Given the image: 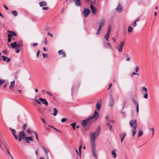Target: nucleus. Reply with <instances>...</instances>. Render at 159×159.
Instances as JSON below:
<instances>
[{"label":"nucleus","instance_id":"obj_1","mask_svg":"<svg viewBox=\"0 0 159 159\" xmlns=\"http://www.w3.org/2000/svg\"><path fill=\"white\" fill-rule=\"evenodd\" d=\"M99 114L96 111H95L94 115L92 116H89L86 120H83L81 122L82 125L84 127H89L92 123L91 119L93 118L95 120L98 119L99 117Z\"/></svg>","mask_w":159,"mask_h":159},{"label":"nucleus","instance_id":"obj_2","mask_svg":"<svg viewBox=\"0 0 159 159\" xmlns=\"http://www.w3.org/2000/svg\"><path fill=\"white\" fill-rule=\"evenodd\" d=\"M100 128L99 126L95 132H92L90 134V137L91 138V145H96L95 141L96 140L97 137L100 134Z\"/></svg>","mask_w":159,"mask_h":159},{"label":"nucleus","instance_id":"obj_3","mask_svg":"<svg viewBox=\"0 0 159 159\" xmlns=\"http://www.w3.org/2000/svg\"><path fill=\"white\" fill-rule=\"evenodd\" d=\"M130 125L133 128V129L132 130V136L133 137L134 136L136 132V128L137 127V125L136 120H131L129 122Z\"/></svg>","mask_w":159,"mask_h":159},{"label":"nucleus","instance_id":"obj_4","mask_svg":"<svg viewBox=\"0 0 159 159\" xmlns=\"http://www.w3.org/2000/svg\"><path fill=\"white\" fill-rule=\"evenodd\" d=\"M10 45L12 48H14L16 47L21 48L23 47V44L22 43V41L20 40L17 42H15L13 43H11Z\"/></svg>","mask_w":159,"mask_h":159},{"label":"nucleus","instance_id":"obj_5","mask_svg":"<svg viewBox=\"0 0 159 159\" xmlns=\"http://www.w3.org/2000/svg\"><path fill=\"white\" fill-rule=\"evenodd\" d=\"M7 32L9 34L7 35V41L8 42H10L11 40L12 36L16 37L17 36V34L15 32L11 30H8Z\"/></svg>","mask_w":159,"mask_h":159},{"label":"nucleus","instance_id":"obj_6","mask_svg":"<svg viewBox=\"0 0 159 159\" xmlns=\"http://www.w3.org/2000/svg\"><path fill=\"white\" fill-rule=\"evenodd\" d=\"M125 43V42L124 41H122L116 47V48L118 50L119 52H121L122 51L123 48Z\"/></svg>","mask_w":159,"mask_h":159},{"label":"nucleus","instance_id":"obj_7","mask_svg":"<svg viewBox=\"0 0 159 159\" xmlns=\"http://www.w3.org/2000/svg\"><path fill=\"white\" fill-rule=\"evenodd\" d=\"M96 145H91L92 152L93 157L95 159H97V155L96 152Z\"/></svg>","mask_w":159,"mask_h":159},{"label":"nucleus","instance_id":"obj_8","mask_svg":"<svg viewBox=\"0 0 159 159\" xmlns=\"http://www.w3.org/2000/svg\"><path fill=\"white\" fill-rule=\"evenodd\" d=\"M111 29V26L110 25H109L108 27V30L107 33L104 36V38L106 40L108 41V38L109 37L110 31Z\"/></svg>","mask_w":159,"mask_h":159},{"label":"nucleus","instance_id":"obj_9","mask_svg":"<svg viewBox=\"0 0 159 159\" xmlns=\"http://www.w3.org/2000/svg\"><path fill=\"white\" fill-rule=\"evenodd\" d=\"M90 10L88 8H84L83 11V14L84 17H86L90 12Z\"/></svg>","mask_w":159,"mask_h":159},{"label":"nucleus","instance_id":"obj_10","mask_svg":"<svg viewBox=\"0 0 159 159\" xmlns=\"http://www.w3.org/2000/svg\"><path fill=\"white\" fill-rule=\"evenodd\" d=\"M114 104L113 98L111 95H110L109 100V106L110 107H112Z\"/></svg>","mask_w":159,"mask_h":159},{"label":"nucleus","instance_id":"obj_11","mask_svg":"<svg viewBox=\"0 0 159 159\" xmlns=\"http://www.w3.org/2000/svg\"><path fill=\"white\" fill-rule=\"evenodd\" d=\"M9 129L12 133L13 136L14 137L15 139L16 140H17L18 139V137L16 134V130L15 129H12L11 128H9Z\"/></svg>","mask_w":159,"mask_h":159},{"label":"nucleus","instance_id":"obj_12","mask_svg":"<svg viewBox=\"0 0 159 159\" xmlns=\"http://www.w3.org/2000/svg\"><path fill=\"white\" fill-rule=\"evenodd\" d=\"M132 101L133 102L134 105L136 106V110L137 113H139V104L138 102L136 101L134 99V98H133L132 99Z\"/></svg>","mask_w":159,"mask_h":159},{"label":"nucleus","instance_id":"obj_13","mask_svg":"<svg viewBox=\"0 0 159 159\" xmlns=\"http://www.w3.org/2000/svg\"><path fill=\"white\" fill-rule=\"evenodd\" d=\"M75 5L77 7H80L82 6L80 0H74Z\"/></svg>","mask_w":159,"mask_h":159},{"label":"nucleus","instance_id":"obj_14","mask_svg":"<svg viewBox=\"0 0 159 159\" xmlns=\"http://www.w3.org/2000/svg\"><path fill=\"white\" fill-rule=\"evenodd\" d=\"M58 54L59 55H61L62 57H66V54L65 52L63 50H59L58 51Z\"/></svg>","mask_w":159,"mask_h":159},{"label":"nucleus","instance_id":"obj_15","mask_svg":"<svg viewBox=\"0 0 159 159\" xmlns=\"http://www.w3.org/2000/svg\"><path fill=\"white\" fill-rule=\"evenodd\" d=\"M90 8L93 14L94 15L95 14L96 12V9L92 4H91L90 5Z\"/></svg>","mask_w":159,"mask_h":159},{"label":"nucleus","instance_id":"obj_16","mask_svg":"<svg viewBox=\"0 0 159 159\" xmlns=\"http://www.w3.org/2000/svg\"><path fill=\"white\" fill-rule=\"evenodd\" d=\"M19 137L25 139V138L26 136L25 135L24 132L23 131H22L20 132L19 134Z\"/></svg>","mask_w":159,"mask_h":159},{"label":"nucleus","instance_id":"obj_17","mask_svg":"<svg viewBox=\"0 0 159 159\" xmlns=\"http://www.w3.org/2000/svg\"><path fill=\"white\" fill-rule=\"evenodd\" d=\"M39 99L40 101L42 102V103L45 105L47 106L48 105V103L46 101V99L42 98H39Z\"/></svg>","mask_w":159,"mask_h":159},{"label":"nucleus","instance_id":"obj_18","mask_svg":"<svg viewBox=\"0 0 159 159\" xmlns=\"http://www.w3.org/2000/svg\"><path fill=\"white\" fill-rule=\"evenodd\" d=\"M122 10V8L121 6L120 3H119L118 7L116 8V10L118 12L120 13L121 12Z\"/></svg>","mask_w":159,"mask_h":159},{"label":"nucleus","instance_id":"obj_19","mask_svg":"<svg viewBox=\"0 0 159 159\" xmlns=\"http://www.w3.org/2000/svg\"><path fill=\"white\" fill-rule=\"evenodd\" d=\"M27 143H30L29 141H33V139L32 137H26L25 139Z\"/></svg>","mask_w":159,"mask_h":159},{"label":"nucleus","instance_id":"obj_20","mask_svg":"<svg viewBox=\"0 0 159 159\" xmlns=\"http://www.w3.org/2000/svg\"><path fill=\"white\" fill-rule=\"evenodd\" d=\"M104 20L103 19H101L99 22V28H101V27L103 26L104 25Z\"/></svg>","mask_w":159,"mask_h":159},{"label":"nucleus","instance_id":"obj_21","mask_svg":"<svg viewBox=\"0 0 159 159\" xmlns=\"http://www.w3.org/2000/svg\"><path fill=\"white\" fill-rule=\"evenodd\" d=\"M15 85V81L13 80L11 81L10 83V85L9 87V89H11L14 88Z\"/></svg>","mask_w":159,"mask_h":159},{"label":"nucleus","instance_id":"obj_22","mask_svg":"<svg viewBox=\"0 0 159 159\" xmlns=\"http://www.w3.org/2000/svg\"><path fill=\"white\" fill-rule=\"evenodd\" d=\"M40 7L46 6L47 5V3L45 1H42L39 3Z\"/></svg>","mask_w":159,"mask_h":159},{"label":"nucleus","instance_id":"obj_23","mask_svg":"<svg viewBox=\"0 0 159 159\" xmlns=\"http://www.w3.org/2000/svg\"><path fill=\"white\" fill-rule=\"evenodd\" d=\"M115 150H112L111 151V155L114 158H115L116 157V153Z\"/></svg>","mask_w":159,"mask_h":159},{"label":"nucleus","instance_id":"obj_24","mask_svg":"<svg viewBox=\"0 0 159 159\" xmlns=\"http://www.w3.org/2000/svg\"><path fill=\"white\" fill-rule=\"evenodd\" d=\"M11 14L14 16H17V13L16 11H11Z\"/></svg>","mask_w":159,"mask_h":159},{"label":"nucleus","instance_id":"obj_25","mask_svg":"<svg viewBox=\"0 0 159 159\" xmlns=\"http://www.w3.org/2000/svg\"><path fill=\"white\" fill-rule=\"evenodd\" d=\"M101 105L98 103V102H97L96 104V107L97 109L99 110L101 108Z\"/></svg>","mask_w":159,"mask_h":159},{"label":"nucleus","instance_id":"obj_26","mask_svg":"<svg viewBox=\"0 0 159 159\" xmlns=\"http://www.w3.org/2000/svg\"><path fill=\"white\" fill-rule=\"evenodd\" d=\"M143 134V132L141 130H139L138 133V137H140V136L142 135Z\"/></svg>","mask_w":159,"mask_h":159},{"label":"nucleus","instance_id":"obj_27","mask_svg":"<svg viewBox=\"0 0 159 159\" xmlns=\"http://www.w3.org/2000/svg\"><path fill=\"white\" fill-rule=\"evenodd\" d=\"M53 115L55 116H56L57 114V110L56 108L53 109Z\"/></svg>","mask_w":159,"mask_h":159},{"label":"nucleus","instance_id":"obj_28","mask_svg":"<svg viewBox=\"0 0 159 159\" xmlns=\"http://www.w3.org/2000/svg\"><path fill=\"white\" fill-rule=\"evenodd\" d=\"M3 146L6 150L9 149V147L7 143H5L3 145Z\"/></svg>","mask_w":159,"mask_h":159},{"label":"nucleus","instance_id":"obj_29","mask_svg":"<svg viewBox=\"0 0 159 159\" xmlns=\"http://www.w3.org/2000/svg\"><path fill=\"white\" fill-rule=\"evenodd\" d=\"M130 58L128 54L126 55V60L127 61H129L130 60Z\"/></svg>","mask_w":159,"mask_h":159},{"label":"nucleus","instance_id":"obj_30","mask_svg":"<svg viewBox=\"0 0 159 159\" xmlns=\"http://www.w3.org/2000/svg\"><path fill=\"white\" fill-rule=\"evenodd\" d=\"M106 125L108 127H109V130L111 131L112 128V126L108 122L107 123Z\"/></svg>","mask_w":159,"mask_h":159},{"label":"nucleus","instance_id":"obj_31","mask_svg":"<svg viewBox=\"0 0 159 159\" xmlns=\"http://www.w3.org/2000/svg\"><path fill=\"white\" fill-rule=\"evenodd\" d=\"M133 30V28L131 26H129L128 28V31L129 32H131Z\"/></svg>","mask_w":159,"mask_h":159},{"label":"nucleus","instance_id":"obj_32","mask_svg":"<svg viewBox=\"0 0 159 159\" xmlns=\"http://www.w3.org/2000/svg\"><path fill=\"white\" fill-rule=\"evenodd\" d=\"M76 125V124L75 122L71 123V125L73 128L74 130L75 129Z\"/></svg>","mask_w":159,"mask_h":159},{"label":"nucleus","instance_id":"obj_33","mask_svg":"<svg viewBox=\"0 0 159 159\" xmlns=\"http://www.w3.org/2000/svg\"><path fill=\"white\" fill-rule=\"evenodd\" d=\"M42 148L43 150L44 151V152L45 153L46 155L47 156H48V151L45 148L43 147H42Z\"/></svg>","mask_w":159,"mask_h":159},{"label":"nucleus","instance_id":"obj_34","mask_svg":"<svg viewBox=\"0 0 159 159\" xmlns=\"http://www.w3.org/2000/svg\"><path fill=\"white\" fill-rule=\"evenodd\" d=\"M14 48L16 49L15 52L17 53H19L20 51V48L16 47V48Z\"/></svg>","mask_w":159,"mask_h":159},{"label":"nucleus","instance_id":"obj_35","mask_svg":"<svg viewBox=\"0 0 159 159\" xmlns=\"http://www.w3.org/2000/svg\"><path fill=\"white\" fill-rule=\"evenodd\" d=\"M101 28L98 27V28L97 30V32L96 34L97 35H99L100 31L101 30Z\"/></svg>","mask_w":159,"mask_h":159},{"label":"nucleus","instance_id":"obj_36","mask_svg":"<svg viewBox=\"0 0 159 159\" xmlns=\"http://www.w3.org/2000/svg\"><path fill=\"white\" fill-rule=\"evenodd\" d=\"M6 80L4 79L0 80V86H1L5 82Z\"/></svg>","mask_w":159,"mask_h":159},{"label":"nucleus","instance_id":"obj_37","mask_svg":"<svg viewBox=\"0 0 159 159\" xmlns=\"http://www.w3.org/2000/svg\"><path fill=\"white\" fill-rule=\"evenodd\" d=\"M34 133L35 134L36 137V138L38 140L39 139V137H38V133L35 131H33Z\"/></svg>","mask_w":159,"mask_h":159},{"label":"nucleus","instance_id":"obj_38","mask_svg":"<svg viewBox=\"0 0 159 159\" xmlns=\"http://www.w3.org/2000/svg\"><path fill=\"white\" fill-rule=\"evenodd\" d=\"M2 58V60L4 61H5L7 59V57H6L5 56H1Z\"/></svg>","mask_w":159,"mask_h":159},{"label":"nucleus","instance_id":"obj_39","mask_svg":"<svg viewBox=\"0 0 159 159\" xmlns=\"http://www.w3.org/2000/svg\"><path fill=\"white\" fill-rule=\"evenodd\" d=\"M27 127L26 123L24 124L23 125L22 127V129L23 130H25L26 129V127Z\"/></svg>","mask_w":159,"mask_h":159},{"label":"nucleus","instance_id":"obj_40","mask_svg":"<svg viewBox=\"0 0 159 159\" xmlns=\"http://www.w3.org/2000/svg\"><path fill=\"white\" fill-rule=\"evenodd\" d=\"M67 121V119L66 118H62L61 119V121L62 122H64Z\"/></svg>","mask_w":159,"mask_h":159},{"label":"nucleus","instance_id":"obj_41","mask_svg":"<svg viewBox=\"0 0 159 159\" xmlns=\"http://www.w3.org/2000/svg\"><path fill=\"white\" fill-rule=\"evenodd\" d=\"M142 90L145 91V92H147V88L145 87H143L142 88Z\"/></svg>","mask_w":159,"mask_h":159},{"label":"nucleus","instance_id":"obj_42","mask_svg":"<svg viewBox=\"0 0 159 159\" xmlns=\"http://www.w3.org/2000/svg\"><path fill=\"white\" fill-rule=\"evenodd\" d=\"M106 45L108 47H109L110 48L112 49L111 46V43L109 42H107L106 43Z\"/></svg>","mask_w":159,"mask_h":159},{"label":"nucleus","instance_id":"obj_43","mask_svg":"<svg viewBox=\"0 0 159 159\" xmlns=\"http://www.w3.org/2000/svg\"><path fill=\"white\" fill-rule=\"evenodd\" d=\"M148 93L147 92H145V94L144 96V98L145 99H147L148 98Z\"/></svg>","mask_w":159,"mask_h":159},{"label":"nucleus","instance_id":"obj_44","mask_svg":"<svg viewBox=\"0 0 159 159\" xmlns=\"http://www.w3.org/2000/svg\"><path fill=\"white\" fill-rule=\"evenodd\" d=\"M49 127H52V128L54 130H56L57 132H60L61 131L59 130H58V129H56V128H54V127H52L51 126H49Z\"/></svg>","mask_w":159,"mask_h":159},{"label":"nucleus","instance_id":"obj_45","mask_svg":"<svg viewBox=\"0 0 159 159\" xmlns=\"http://www.w3.org/2000/svg\"><path fill=\"white\" fill-rule=\"evenodd\" d=\"M120 136L121 137V139H120V141H121V143H122V142H123V141L124 138V137H122V134H121L120 135Z\"/></svg>","mask_w":159,"mask_h":159},{"label":"nucleus","instance_id":"obj_46","mask_svg":"<svg viewBox=\"0 0 159 159\" xmlns=\"http://www.w3.org/2000/svg\"><path fill=\"white\" fill-rule=\"evenodd\" d=\"M82 147L81 145H80L79 148V153H81V149H82Z\"/></svg>","mask_w":159,"mask_h":159},{"label":"nucleus","instance_id":"obj_47","mask_svg":"<svg viewBox=\"0 0 159 159\" xmlns=\"http://www.w3.org/2000/svg\"><path fill=\"white\" fill-rule=\"evenodd\" d=\"M139 70V68L138 66H136L135 69V70L136 72H137Z\"/></svg>","mask_w":159,"mask_h":159},{"label":"nucleus","instance_id":"obj_48","mask_svg":"<svg viewBox=\"0 0 159 159\" xmlns=\"http://www.w3.org/2000/svg\"><path fill=\"white\" fill-rule=\"evenodd\" d=\"M87 1H90L92 3H94L95 2L96 0H86Z\"/></svg>","mask_w":159,"mask_h":159},{"label":"nucleus","instance_id":"obj_49","mask_svg":"<svg viewBox=\"0 0 159 159\" xmlns=\"http://www.w3.org/2000/svg\"><path fill=\"white\" fill-rule=\"evenodd\" d=\"M34 101L35 102H36L39 105L41 104V102L35 99H34Z\"/></svg>","mask_w":159,"mask_h":159},{"label":"nucleus","instance_id":"obj_50","mask_svg":"<svg viewBox=\"0 0 159 159\" xmlns=\"http://www.w3.org/2000/svg\"><path fill=\"white\" fill-rule=\"evenodd\" d=\"M49 9L48 7H43L42 8V9L43 10H48Z\"/></svg>","mask_w":159,"mask_h":159},{"label":"nucleus","instance_id":"obj_51","mask_svg":"<svg viewBox=\"0 0 159 159\" xmlns=\"http://www.w3.org/2000/svg\"><path fill=\"white\" fill-rule=\"evenodd\" d=\"M148 128L150 130L152 131V135H153L154 134V129L153 128Z\"/></svg>","mask_w":159,"mask_h":159},{"label":"nucleus","instance_id":"obj_52","mask_svg":"<svg viewBox=\"0 0 159 159\" xmlns=\"http://www.w3.org/2000/svg\"><path fill=\"white\" fill-rule=\"evenodd\" d=\"M43 56L44 58H45L47 56V54H45L43 53Z\"/></svg>","mask_w":159,"mask_h":159},{"label":"nucleus","instance_id":"obj_53","mask_svg":"<svg viewBox=\"0 0 159 159\" xmlns=\"http://www.w3.org/2000/svg\"><path fill=\"white\" fill-rule=\"evenodd\" d=\"M44 43L46 44H48V42L46 40V38H45V41L44 42Z\"/></svg>","mask_w":159,"mask_h":159},{"label":"nucleus","instance_id":"obj_54","mask_svg":"<svg viewBox=\"0 0 159 159\" xmlns=\"http://www.w3.org/2000/svg\"><path fill=\"white\" fill-rule=\"evenodd\" d=\"M39 53H40V51H38L37 53H36V57H38L39 56Z\"/></svg>","mask_w":159,"mask_h":159},{"label":"nucleus","instance_id":"obj_55","mask_svg":"<svg viewBox=\"0 0 159 159\" xmlns=\"http://www.w3.org/2000/svg\"><path fill=\"white\" fill-rule=\"evenodd\" d=\"M27 133L29 134H31V131L30 130V129H28L27 130Z\"/></svg>","mask_w":159,"mask_h":159},{"label":"nucleus","instance_id":"obj_56","mask_svg":"<svg viewBox=\"0 0 159 159\" xmlns=\"http://www.w3.org/2000/svg\"><path fill=\"white\" fill-rule=\"evenodd\" d=\"M3 7H4V8L5 9H7V10H8V9H8V8L7 7L6 5H3Z\"/></svg>","mask_w":159,"mask_h":159},{"label":"nucleus","instance_id":"obj_57","mask_svg":"<svg viewBox=\"0 0 159 159\" xmlns=\"http://www.w3.org/2000/svg\"><path fill=\"white\" fill-rule=\"evenodd\" d=\"M136 22H135V21L134 22V24L133 25V26L134 27H135L136 26V25H137Z\"/></svg>","mask_w":159,"mask_h":159},{"label":"nucleus","instance_id":"obj_58","mask_svg":"<svg viewBox=\"0 0 159 159\" xmlns=\"http://www.w3.org/2000/svg\"><path fill=\"white\" fill-rule=\"evenodd\" d=\"M136 73L133 72L131 74V76L133 77L134 75H136Z\"/></svg>","mask_w":159,"mask_h":159},{"label":"nucleus","instance_id":"obj_59","mask_svg":"<svg viewBox=\"0 0 159 159\" xmlns=\"http://www.w3.org/2000/svg\"><path fill=\"white\" fill-rule=\"evenodd\" d=\"M7 152L8 153V154H9V155L10 156V157L11 156V153H10V152H9V151L8 149V150H7Z\"/></svg>","mask_w":159,"mask_h":159},{"label":"nucleus","instance_id":"obj_60","mask_svg":"<svg viewBox=\"0 0 159 159\" xmlns=\"http://www.w3.org/2000/svg\"><path fill=\"white\" fill-rule=\"evenodd\" d=\"M38 43H35L33 44V46L36 47L37 46Z\"/></svg>","mask_w":159,"mask_h":159},{"label":"nucleus","instance_id":"obj_61","mask_svg":"<svg viewBox=\"0 0 159 159\" xmlns=\"http://www.w3.org/2000/svg\"><path fill=\"white\" fill-rule=\"evenodd\" d=\"M48 35H49L50 36L52 37L53 36V35L50 33L49 32H48Z\"/></svg>","mask_w":159,"mask_h":159},{"label":"nucleus","instance_id":"obj_62","mask_svg":"<svg viewBox=\"0 0 159 159\" xmlns=\"http://www.w3.org/2000/svg\"><path fill=\"white\" fill-rule=\"evenodd\" d=\"M7 62L8 63L10 61V58H7Z\"/></svg>","mask_w":159,"mask_h":159},{"label":"nucleus","instance_id":"obj_63","mask_svg":"<svg viewBox=\"0 0 159 159\" xmlns=\"http://www.w3.org/2000/svg\"><path fill=\"white\" fill-rule=\"evenodd\" d=\"M46 93L49 95L50 96H52V94L51 93H50L49 92H48V91H46Z\"/></svg>","mask_w":159,"mask_h":159},{"label":"nucleus","instance_id":"obj_64","mask_svg":"<svg viewBox=\"0 0 159 159\" xmlns=\"http://www.w3.org/2000/svg\"><path fill=\"white\" fill-rule=\"evenodd\" d=\"M115 122V120H109V122L108 123H114Z\"/></svg>","mask_w":159,"mask_h":159}]
</instances>
